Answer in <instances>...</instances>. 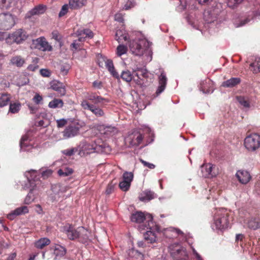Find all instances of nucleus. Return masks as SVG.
<instances>
[{
  "label": "nucleus",
  "instance_id": "obj_55",
  "mask_svg": "<svg viewBox=\"0 0 260 260\" xmlns=\"http://www.w3.org/2000/svg\"><path fill=\"white\" fill-rule=\"evenodd\" d=\"M105 66L108 69V71L113 70L114 68L113 61L111 59H107L105 61Z\"/></svg>",
  "mask_w": 260,
  "mask_h": 260
},
{
  "label": "nucleus",
  "instance_id": "obj_48",
  "mask_svg": "<svg viewBox=\"0 0 260 260\" xmlns=\"http://www.w3.org/2000/svg\"><path fill=\"white\" fill-rule=\"evenodd\" d=\"M202 168L206 170L205 176L208 177L212 172V166L211 164L204 165L202 166Z\"/></svg>",
  "mask_w": 260,
  "mask_h": 260
},
{
  "label": "nucleus",
  "instance_id": "obj_16",
  "mask_svg": "<svg viewBox=\"0 0 260 260\" xmlns=\"http://www.w3.org/2000/svg\"><path fill=\"white\" fill-rule=\"evenodd\" d=\"M36 47L42 51H51L52 47L50 45L44 37H40L36 39Z\"/></svg>",
  "mask_w": 260,
  "mask_h": 260
},
{
  "label": "nucleus",
  "instance_id": "obj_46",
  "mask_svg": "<svg viewBox=\"0 0 260 260\" xmlns=\"http://www.w3.org/2000/svg\"><path fill=\"white\" fill-rule=\"evenodd\" d=\"M78 151V149L76 148H72L70 149H67L63 150L62 152L63 154L66 155L71 156L74 154V153Z\"/></svg>",
  "mask_w": 260,
  "mask_h": 260
},
{
  "label": "nucleus",
  "instance_id": "obj_36",
  "mask_svg": "<svg viewBox=\"0 0 260 260\" xmlns=\"http://www.w3.org/2000/svg\"><path fill=\"white\" fill-rule=\"evenodd\" d=\"M122 79L127 82H129L133 79V75L128 70L123 71L120 76Z\"/></svg>",
  "mask_w": 260,
  "mask_h": 260
},
{
  "label": "nucleus",
  "instance_id": "obj_49",
  "mask_svg": "<svg viewBox=\"0 0 260 260\" xmlns=\"http://www.w3.org/2000/svg\"><path fill=\"white\" fill-rule=\"evenodd\" d=\"M69 7V6L67 4H65L62 7L58 15L59 17L63 16L67 13V12H68Z\"/></svg>",
  "mask_w": 260,
  "mask_h": 260
},
{
  "label": "nucleus",
  "instance_id": "obj_45",
  "mask_svg": "<svg viewBox=\"0 0 260 260\" xmlns=\"http://www.w3.org/2000/svg\"><path fill=\"white\" fill-rule=\"evenodd\" d=\"M116 183L113 182V180L111 181L108 185L107 187V189L106 190V193L107 194H110L112 193L114 190L115 186L116 185Z\"/></svg>",
  "mask_w": 260,
  "mask_h": 260
},
{
  "label": "nucleus",
  "instance_id": "obj_10",
  "mask_svg": "<svg viewBox=\"0 0 260 260\" xmlns=\"http://www.w3.org/2000/svg\"><path fill=\"white\" fill-rule=\"evenodd\" d=\"M85 97L86 100L88 102V101L92 102L93 105H100L101 106H104L106 103L109 102L108 99L98 95L95 92H87Z\"/></svg>",
  "mask_w": 260,
  "mask_h": 260
},
{
  "label": "nucleus",
  "instance_id": "obj_27",
  "mask_svg": "<svg viewBox=\"0 0 260 260\" xmlns=\"http://www.w3.org/2000/svg\"><path fill=\"white\" fill-rule=\"evenodd\" d=\"M50 240L47 238H42L37 241L35 243V246L38 248L42 249L45 246L49 245Z\"/></svg>",
  "mask_w": 260,
  "mask_h": 260
},
{
  "label": "nucleus",
  "instance_id": "obj_51",
  "mask_svg": "<svg viewBox=\"0 0 260 260\" xmlns=\"http://www.w3.org/2000/svg\"><path fill=\"white\" fill-rule=\"evenodd\" d=\"M69 69L70 67L68 64L61 65L60 67V73L63 76L66 75H67Z\"/></svg>",
  "mask_w": 260,
  "mask_h": 260
},
{
  "label": "nucleus",
  "instance_id": "obj_39",
  "mask_svg": "<svg viewBox=\"0 0 260 260\" xmlns=\"http://www.w3.org/2000/svg\"><path fill=\"white\" fill-rule=\"evenodd\" d=\"M54 253L56 255L63 256L66 253V249L63 246L57 245L55 248Z\"/></svg>",
  "mask_w": 260,
  "mask_h": 260
},
{
  "label": "nucleus",
  "instance_id": "obj_43",
  "mask_svg": "<svg viewBox=\"0 0 260 260\" xmlns=\"http://www.w3.org/2000/svg\"><path fill=\"white\" fill-rule=\"evenodd\" d=\"M243 0H227L228 6L232 9L237 7Z\"/></svg>",
  "mask_w": 260,
  "mask_h": 260
},
{
  "label": "nucleus",
  "instance_id": "obj_29",
  "mask_svg": "<svg viewBox=\"0 0 260 260\" xmlns=\"http://www.w3.org/2000/svg\"><path fill=\"white\" fill-rule=\"evenodd\" d=\"M63 106V101L59 99H54L49 103L48 107L50 108H59Z\"/></svg>",
  "mask_w": 260,
  "mask_h": 260
},
{
  "label": "nucleus",
  "instance_id": "obj_28",
  "mask_svg": "<svg viewBox=\"0 0 260 260\" xmlns=\"http://www.w3.org/2000/svg\"><path fill=\"white\" fill-rule=\"evenodd\" d=\"M144 238L148 243H153L156 241V236L152 231H148L144 234Z\"/></svg>",
  "mask_w": 260,
  "mask_h": 260
},
{
  "label": "nucleus",
  "instance_id": "obj_21",
  "mask_svg": "<svg viewBox=\"0 0 260 260\" xmlns=\"http://www.w3.org/2000/svg\"><path fill=\"white\" fill-rule=\"evenodd\" d=\"M87 0H70L69 7L72 9H78L86 5Z\"/></svg>",
  "mask_w": 260,
  "mask_h": 260
},
{
  "label": "nucleus",
  "instance_id": "obj_62",
  "mask_svg": "<svg viewBox=\"0 0 260 260\" xmlns=\"http://www.w3.org/2000/svg\"><path fill=\"white\" fill-rule=\"evenodd\" d=\"M27 106H28V109L30 110V113L31 114L35 113L38 110V108H37V107L34 106L31 104H28L27 105Z\"/></svg>",
  "mask_w": 260,
  "mask_h": 260
},
{
  "label": "nucleus",
  "instance_id": "obj_26",
  "mask_svg": "<svg viewBox=\"0 0 260 260\" xmlns=\"http://www.w3.org/2000/svg\"><path fill=\"white\" fill-rule=\"evenodd\" d=\"M25 59L20 55H16L11 58L10 62L17 67H21L25 63Z\"/></svg>",
  "mask_w": 260,
  "mask_h": 260
},
{
  "label": "nucleus",
  "instance_id": "obj_38",
  "mask_svg": "<svg viewBox=\"0 0 260 260\" xmlns=\"http://www.w3.org/2000/svg\"><path fill=\"white\" fill-rule=\"evenodd\" d=\"M136 76H137L138 78V79L137 81V83L138 85H142L144 83V82L141 81L142 79L141 78V77H142L143 78H147L148 73L146 71L142 70V71H141L140 74H139L137 73L136 74Z\"/></svg>",
  "mask_w": 260,
  "mask_h": 260
},
{
  "label": "nucleus",
  "instance_id": "obj_17",
  "mask_svg": "<svg viewBox=\"0 0 260 260\" xmlns=\"http://www.w3.org/2000/svg\"><path fill=\"white\" fill-rule=\"evenodd\" d=\"M127 255L129 260H143L144 259L143 254L134 248L127 251Z\"/></svg>",
  "mask_w": 260,
  "mask_h": 260
},
{
  "label": "nucleus",
  "instance_id": "obj_33",
  "mask_svg": "<svg viewBox=\"0 0 260 260\" xmlns=\"http://www.w3.org/2000/svg\"><path fill=\"white\" fill-rule=\"evenodd\" d=\"M154 198V193L150 190H146L139 197L141 201H149Z\"/></svg>",
  "mask_w": 260,
  "mask_h": 260
},
{
  "label": "nucleus",
  "instance_id": "obj_1",
  "mask_svg": "<svg viewBox=\"0 0 260 260\" xmlns=\"http://www.w3.org/2000/svg\"><path fill=\"white\" fill-rule=\"evenodd\" d=\"M63 232L70 240H78L82 243H87L89 240L90 232L83 226L75 228L72 225L68 224L63 226Z\"/></svg>",
  "mask_w": 260,
  "mask_h": 260
},
{
  "label": "nucleus",
  "instance_id": "obj_54",
  "mask_svg": "<svg viewBox=\"0 0 260 260\" xmlns=\"http://www.w3.org/2000/svg\"><path fill=\"white\" fill-rule=\"evenodd\" d=\"M40 73L44 77H49L51 76V72L48 69H41L40 70Z\"/></svg>",
  "mask_w": 260,
  "mask_h": 260
},
{
  "label": "nucleus",
  "instance_id": "obj_19",
  "mask_svg": "<svg viewBox=\"0 0 260 260\" xmlns=\"http://www.w3.org/2000/svg\"><path fill=\"white\" fill-rule=\"evenodd\" d=\"M28 212V208L26 206H22L17 208L12 213L8 215V218L11 220H13L16 216L25 214Z\"/></svg>",
  "mask_w": 260,
  "mask_h": 260
},
{
  "label": "nucleus",
  "instance_id": "obj_20",
  "mask_svg": "<svg viewBox=\"0 0 260 260\" xmlns=\"http://www.w3.org/2000/svg\"><path fill=\"white\" fill-rule=\"evenodd\" d=\"M241 80L240 78H232L222 83V86L224 87L232 88L236 86L241 83Z\"/></svg>",
  "mask_w": 260,
  "mask_h": 260
},
{
  "label": "nucleus",
  "instance_id": "obj_41",
  "mask_svg": "<svg viewBox=\"0 0 260 260\" xmlns=\"http://www.w3.org/2000/svg\"><path fill=\"white\" fill-rule=\"evenodd\" d=\"M134 177V175L132 172H125L122 176V180L126 181L131 184Z\"/></svg>",
  "mask_w": 260,
  "mask_h": 260
},
{
  "label": "nucleus",
  "instance_id": "obj_15",
  "mask_svg": "<svg viewBox=\"0 0 260 260\" xmlns=\"http://www.w3.org/2000/svg\"><path fill=\"white\" fill-rule=\"evenodd\" d=\"M50 88L56 91L61 96L64 95L66 93L65 86L60 82L53 80L50 82Z\"/></svg>",
  "mask_w": 260,
  "mask_h": 260
},
{
  "label": "nucleus",
  "instance_id": "obj_23",
  "mask_svg": "<svg viewBox=\"0 0 260 260\" xmlns=\"http://www.w3.org/2000/svg\"><path fill=\"white\" fill-rule=\"evenodd\" d=\"M128 36L127 34L123 30H117L115 34V39L119 43H122L128 40Z\"/></svg>",
  "mask_w": 260,
  "mask_h": 260
},
{
  "label": "nucleus",
  "instance_id": "obj_47",
  "mask_svg": "<svg viewBox=\"0 0 260 260\" xmlns=\"http://www.w3.org/2000/svg\"><path fill=\"white\" fill-rule=\"evenodd\" d=\"M28 140V136L26 135L22 137L20 142V146L21 149L27 146V141Z\"/></svg>",
  "mask_w": 260,
  "mask_h": 260
},
{
  "label": "nucleus",
  "instance_id": "obj_13",
  "mask_svg": "<svg viewBox=\"0 0 260 260\" xmlns=\"http://www.w3.org/2000/svg\"><path fill=\"white\" fill-rule=\"evenodd\" d=\"M244 224L250 229L255 230L260 228V218L252 217L244 220Z\"/></svg>",
  "mask_w": 260,
  "mask_h": 260
},
{
  "label": "nucleus",
  "instance_id": "obj_31",
  "mask_svg": "<svg viewBox=\"0 0 260 260\" xmlns=\"http://www.w3.org/2000/svg\"><path fill=\"white\" fill-rule=\"evenodd\" d=\"M237 100L239 104L245 108H248L250 107L249 99L247 96H237Z\"/></svg>",
  "mask_w": 260,
  "mask_h": 260
},
{
  "label": "nucleus",
  "instance_id": "obj_40",
  "mask_svg": "<svg viewBox=\"0 0 260 260\" xmlns=\"http://www.w3.org/2000/svg\"><path fill=\"white\" fill-rule=\"evenodd\" d=\"M34 190V188L30 189L29 193L27 194V196L26 197L25 200H24V203L25 204H29L32 202L34 201L35 200V196L33 193V191Z\"/></svg>",
  "mask_w": 260,
  "mask_h": 260
},
{
  "label": "nucleus",
  "instance_id": "obj_50",
  "mask_svg": "<svg viewBox=\"0 0 260 260\" xmlns=\"http://www.w3.org/2000/svg\"><path fill=\"white\" fill-rule=\"evenodd\" d=\"M136 5V3L134 0H128V1L124 5V8L125 10H127L134 8Z\"/></svg>",
  "mask_w": 260,
  "mask_h": 260
},
{
  "label": "nucleus",
  "instance_id": "obj_52",
  "mask_svg": "<svg viewBox=\"0 0 260 260\" xmlns=\"http://www.w3.org/2000/svg\"><path fill=\"white\" fill-rule=\"evenodd\" d=\"M140 161L144 165V167H147L150 169H153L155 167V166L154 164L147 162L142 159H140Z\"/></svg>",
  "mask_w": 260,
  "mask_h": 260
},
{
  "label": "nucleus",
  "instance_id": "obj_30",
  "mask_svg": "<svg viewBox=\"0 0 260 260\" xmlns=\"http://www.w3.org/2000/svg\"><path fill=\"white\" fill-rule=\"evenodd\" d=\"M45 9L46 7L45 6L39 5L30 11L29 14L31 16L42 14L44 13Z\"/></svg>",
  "mask_w": 260,
  "mask_h": 260
},
{
  "label": "nucleus",
  "instance_id": "obj_60",
  "mask_svg": "<svg viewBox=\"0 0 260 260\" xmlns=\"http://www.w3.org/2000/svg\"><path fill=\"white\" fill-rule=\"evenodd\" d=\"M8 35L7 32L0 31V41H5L7 44V39L8 38Z\"/></svg>",
  "mask_w": 260,
  "mask_h": 260
},
{
  "label": "nucleus",
  "instance_id": "obj_59",
  "mask_svg": "<svg viewBox=\"0 0 260 260\" xmlns=\"http://www.w3.org/2000/svg\"><path fill=\"white\" fill-rule=\"evenodd\" d=\"M52 174V171L51 170H47L43 171L42 173V176L45 179L50 176Z\"/></svg>",
  "mask_w": 260,
  "mask_h": 260
},
{
  "label": "nucleus",
  "instance_id": "obj_22",
  "mask_svg": "<svg viewBox=\"0 0 260 260\" xmlns=\"http://www.w3.org/2000/svg\"><path fill=\"white\" fill-rule=\"evenodd\" d=\"M131 219L132 222L141 223L146 219V217L143 212H136L132 214Z\"/></svg>",
  "mask_w": 260,
  "mask_h": 260
},
{
  "label": "nucleus",
  "instance_id": "obj_64",
  "mask_svg": "<svg viewBox=\"0 0 260 260\" xmlns=\"http://www.w3.org/2000/svg\"><path fill=\"white\" fill-rule=\"evenodd\" d=\"M109 72L111 75L115 78L119 79V76L118 73L115 71V68H113V70H110Z\"/></svg>",
  "mask_w": 260,
  "mask_h": 260
},
{
  "label": "nucleus",
  "instance_id": "obj_25",
  "mask_svg": "<svg viewBox=\"0 0 260 260\" xmlns=\"http://www.w3.org/2000/svg\"><path fill=\"white\" fill-rule=\"evenodd\" d=\"M95 150V148L94 146V144L85 143L82 146L79 154H81L82 152L83 154H90L94 152Z\"/></svg>",
  "mask_w": 260,
  "mask_h": 260
},
{
  "label": "nucleus",
  "instance_id": "obj_5",
  "mask_svg": "<svg viewBox=\"0 0 260 260\" xmlns=\"http://www.w3.org/2000/svg\"><path fill=\"white\" fill-rule=\"evenodd\" d=\"M229 224V214L225 210H219L215 217V225L218 230L228 228Z\"/></svg>",
  "mask_w": 260,
  "mask_h": 260
},
{
  "label": "nucleus",
  "instance_id": "obj_18",
  "mask_svg": "<svg viewBox=\"0 0 260 260\" xmlns=\"http://www.w3.org/2000/svg\"><path fill=\"white\" fill-rule=\"evenodd\" d=\"M237 177L242 184H246L251 179L248 172L244 170L238 171L236 173Z\"/></svg>",
  "mask_w": 260,
  "mask_h": 260
},
{
  "label": "nucleus",
  "instance_id": "obj_56",
  "mask_svg": "<svg viewBox=\"0 0 260 260\" xmlns=\"http://www.w3.org/2000/svg\"><path fill=\"white\" fill-rule=\"evenodd\" d=\"M58 127H62L67 124V120L65 119H60L56 120Z\"/></svg>",
  "mask_w": 260,
  "mask_h": 260
},
{
  "label": "nucleus",
  "instance_id": "obj_14",
  "mask_svg": "<svg viewBox=\"0 0 260 260\" xmlns=\"http://www.w3.org/2000/svg\"><path fill=\"white\" fill-rule=\"evenodd\" d=\"M129 49L133 54L137 56L142 55L145 51L144 48L136 41L130 42Z\"/></svg>",
  "mask_w": 260,
  "mask_h": 260
},
{
  "label": "nucleus",
  "instance_id": "obj_11",
  "mask_svg": "<svg viewBox=\"0 0 260 260\" xmlns=\"http://www.w3.org/2000/svg\"><path fill=\"white\" fill-rule=\"evenodd\" d=\"M80 126L78 124L72 123L68 126L62 132L64 139H69L78 135L79 133Z\"/></svg>",
  "mask_w": 260,
  "mask_h": 260
},
{
  "label": "nucleus",
  "instance_id": "obj_8",
  "mask_svg": "<svg viewBox=\"0 0 260 260\" xmlns=\"http://www.w3.org/2000/svg\"><path fill=\"white\" fill-rule=\"evenodd\" d=\"M97 105L90 104L87 100H83L81 103V106L83 109L91 111L96 117L104 116L105 113L103 110Z\"/></svg>",
  "mask_w": 260,
  "mask_h": 260
},
{
  "label": "nucleus",
  "instance_id": "obj_24",
  "mask_svg": "<svg viewBox=\"0 0 260 260\" xmlns=\"http://www.w3.org/2000/svg\"><path fill=\"white\" fill-rule=\"evenodd\" d=\"M11 99L10 94L7 92L0 93V107H3L8 105Z\"/></svg>",
  "mask_w": 260,
  "mask_h": 260
},
{
  "label": "nucleus",
  "instance_id": "obj_2",
  "mask_svg": "<svg viewBox=\"0 0 260 260\" xmlns=\"http://www.w3.org/2000/svg\"><path fill=\"white\" fill-rule=\"evenodd\" d=\"M28 37V35L24 29H18L11 33H8L7 44L9 45L13 44H21L27 40Z\"/></svg>",
  "mask_w": 260,
  "mask_h": 260
},
{
  "label": "nucleus",
  "instance_id": "obj_4",
  "mask_svg": "<svg viewBox=\"0 0 260 260\" xmlns=\"http://www.w3.org/2000/svg\"><path fill=\"white\" fill-rule=\"evenodd\" d=\"M15 17L10 13L0 14V29L8 30L16 24Z\"/></svg>",
  "mask_w": 260,
  "mask_h": 260
},
{
  "label": "nucleus",
  "instance_id": "obj_63",
  "mask_svg": "<svg viewBox=\"0 0 260 260\" xmlns=\"http://www.w3.org/2000/svg\"><path fill=\"white\" fill-rule=\"evenodd\" d=\"M93 86L94 88L101 89L102 87V82L99 81H95L93 82Z\"/></svg>",
  "mask_w": 260,
  "mask_h": 260
},
{
  "label": "nucleus",
  "instance_id": "obj_57",
  "mask_svg": "<svg viewBox=\"0 0 260 260\" xmlns=\"http://www.w3.org/2000/svg\"><path fill=\"white\" fill-rule=\"evenodd\" d=\"M50 124L49 121L47 119L41 120L38 122V126L44 127H47Z\"/></svg>",
  "mask_w": 260,
  "mask_h": 260
},
{
  "label": "nucleus",
  "instance_id": "obj_44",
  "mask_svg": "<svg viewBox=\"0 0 260 260\" xmlns=\"http://www.w3.org/2000/svg\"><path fill=\"white\" fill-rule=\"evenodd\" d=\"M11 0H1L0 7L2 9H8L11 7Z\"/></svg>",
  "mask_w": 260,
  "mask_h": 260
},
{
  "label": "nucleus",
  "instance_id": "obj_35",
  "mask_svg": "<svg viewBox=\"0 0 260 260\" xmlns=\"http://www.w3.org/2000/svg\"><path fill=\"white\" fill-rule=\"evenodd\" d=\"M21 108V104L19 102L10 103L9 106V112L12 113H17L19 112Z\"/></svg>",
  "mask_w": 260,
  "mask_h": 260
},
{
  "label": "nucleus",
  "instance_id": "obj_53",
  "mask_svg": "<svg viewBox=\"0 0 260 260\" xmlns=\"http://www.w3.org/2000/svg\"><path fill=\"white\" fill-rule=\"evenodd\" d=\"M33 101L37 105H39L43 100V98L39 93H36L32 99Z\"/></svg>",
  "mask_w": 260,
  "mask_h": 260
},
{
  "label": "nucleus",
  "instance_id": "obj_9",
  "mask_svg": "<svg viewBox=\"0 0 260 260\" xmlns=\"http://www.w3.org/2000/svg\"><path fill=\"white\" fill-rule=\"evenodd\" d=\"M169 250L171 256L174 259H179L181 258H184L185 252L183 248L178 243H174L170 245L169 247Z\"/></svg>",
  "mask_w": 260,
  "mask_h": 260
},
{
  "label": "nucleus",
  "instance_id": "obj_34",
  "mask_svg": "<svg viewBox=\"0 0 260 260\" xmlns=\"http://www.w3.org/2000/svg\"><path fill=\"white\" fill-rule=\"evenodd\" d=\"M73 173V169L68 167L62 168L58 171V174L60 176H68Z\"/></svg>",
  "mask_w": 260,
  "mask_h": 260
},
{
  "label": "nucleus",
  "instance_id": "obj_7",
  "mask_svg": "<svg viewBox=\"0 0 260 260\" xmlns=\"http://www.w3.org/2000/svg\"><path fill=\"white\" fill-rule=\"evenodd\" d=\"M143 139L142 135L138 132H135L129 134L124 140L125 144L128 147H131L138 146Z\"/></svg>",
  "mask_w": 260,
  "mask_h": 260
},
{
  "label": "nucleus",
  "instance_id": "obj_61",
  "mask_svg": "<svg viewBox=\"0 0 260 260\" xmlns=\"http://www.w3.org/2000/svg\"><path fill=\"white\" fill-rule=\"evenodd\" d=\"M39 68V66L37 64H29L27 67V70L29 71L35 72Z\"/></svg>",
  "mask_w": 260,
  "mask_h": 260
},
{
  "label": "nucleus",
  "instance_id": "obj_6",
  "mask_svg": "<svg viewBox=\"0 0 260 260\" xmlns=\"http://www.w3.org/2000/svg\"><path fill=\"white\" fill-rule=\"evenodd\" d=\"M245 147L249 151H254L260 146V136L252 134L247 136L244 140Z\"/></svg>",
  "mask_w": 260,
  "mask_h": 260
},
{
  "label": "nucleus",
  "instance_id": "obj_12",
  "mask_svg": "<svg viewBox=\"0 0 260 260\" xmlns=\"http://www.w3.org/2000/svg\"><path fill=\"white\" fill-rule=\"evenodd\" d=\"M167 82V78L166 74L162 72L158 77V83L159 86L153 95L154 98L158 96L161 93H162L166 88Z\"/></svg>",
  "mask_w": 260,
  "mask_h": 260
},
{
  "label": "nucleus",
  "instance_id": "obj_32",
  "mask_svg": "<svg viewBox=\"0 0 260 260\" xmlns=\"http://www.w3.org/2000/svg\"><path fill=\"white\" fill-rule=\"evenodd\" d=\"M249 69L254 74L260 72V58H256L255 60L250 64Z\"/></svg>",
  "mask_w": 260,
  "mask_h": 260
},
{
  "label": "nucleus",
  "instance_id": "obj_42",
  "mask_svg": "<svg viewBox=\"0 0 260 260\" xmlns=\"http://www.w3.org/2000/svg\"><path fill=\"white\" fill-rule=\"evenodd\" d=\"M131 186V183L122 180V181L119 182V188L124 191H127Z\"/></svg>",
  "mask_w": 260,
  "mask_h": 260
},
{
  "label": "nucleus",
  "instance_id": "obj_58",
  "mask_svg": "<svg viewBox=\"0 0 260 260\" xmlns=\"http://www.w3.org/2000/svg\"><path fill=\"white\" fill-rule=\"evenodd\" d=\"M115 20L119 22H123L124 21L123 16L121 13H117L115 15Z\"/></svg>",
  "mask_w": 260,
  "mask_h": 260
},
{
  "label": "nucleus",
  "instance_id": "obj_3",
  "mask_svg": "<svg viewBox=\"0 0 260 260\" xmlns=\"http://www.w3.org/2000/svg\"><path fill=\"white\" fill-rule=\"evenodd\" d=\"M76 35L78 37V40H75L71 45V48L75 50L80 49L81 43L84 42L86 38L91 39L94 36L92 31L88 28L78 29L76 32Z\"/></svg>",
  "mask_w": 260,
  "mask_h": 260
},
{
  "label": "nucleus",
  "instance_id": "obj_37",
  "mask_svg": "<svg viewBox=\"0 0 260 260\" xmlns=\"http://www.w3.org/2000/svg\"><path fill=\"white\" fill-rule=\"evenodd\" d=\"M127 51V48L126 46L123 45H119L117 46L116 49V54L118 56L125 54Z\"/></svg>",
  "mask_w": 260,
  "mask_h": 260
}]
</instances>
